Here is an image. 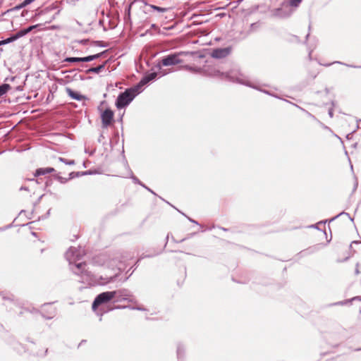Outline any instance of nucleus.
Wrapping results in <instances>:
<instances>
[{
	"mask_svg": "<svg viewBox=\"0 0 361 361\" xmlns=\"http://www.w3.org/2000/svg\"><path fill=\"white\" fill-rule=\"evenodd\" d=\"M214 75L221 77L222 79L259 90L238 68H233L228 72H221L219 70L214 71Z\"/></svg>",
	"mask_w": 361,
	"mask_h": 361,
	"instance_id": "f257e3e1",
	"label": "nucleus"
},
{
	"mask_svg": "<svg viewBox=\"0 0 361 361\" xmlns=\"http://www.w3.org/2000/svg\"><path fill=\"white\" fill-rule=\"evenodd\" d=\"M123 296L122 290H114V291H106L103 292L99 294L94 299L92 302V310L96 311L97 307L101 305L106 304L108 302L112 300L113 299H116L115 302H118L121 300V297Z\"/></svg>",
	"mask_w": 361,
	"mask_h": 361,
	"instance_id": "f03ea898",
	"label": "nucleus"
},
{
	"mask_svg": "<svg viewBox=\"0 0 361 361\" xmlns=\"http://www.w3.org/2000/svg\"><path fill=\"white\" fill-rule=\"evenodd\" d=\"M186 54V52L180 51L164 56L157 65V70L160 71L161 69V66H174L183 63V60L180 59V56Z\"/></svg>",
	"mask_w": 361,
	"mask_h": 361,
	"instance_id": "7ed1b4c3",
	"label": "nucleus"
},
{
	"mask_svg": "<svg viewBox=\"0 0 361 361\" xmlns=\"http://www.w3.org/2000/svg\"><path fill=\"white\" fill-rule=\"evenodd\" d=\"M85 263H78L75 264L71 269L75 274L81 276L82 283L92 284L94 282L93 276L90 272L85 269Z\"/></svg>",
	"mask_w": 361,
	"mask_h": 361,
	"instance_id": "20e7f679",
	"label": "nucleus"
},
{
	"mask_svg": "<svg viewBox=\"0 0 361 361\" xmlns=\"http://www.w3.org/2000/svg\"><path fill=\"white\" fill-rule=\"evenodd\" d=\"M134 99L135 94H130V90L126 89L118 94L115 105L118 109H122L128 106Z\"/></svg>",
	"mask_w": 361,
	"mask_h": 361,
	"instance_id": "39448f33",
	"label": "nucleus"
},
{
	"mask_svg": "<svg viewBox=\"0 0 361 361\" xmlns=\"http://www.w3.org/2000/svg\"><path fill=\"white\" fill-rule=\"evenodd\" d=\"M85 255V250L81 247H70L65 254L66 259L71 264L79 260Z\"/></svg>",
	"mask_w": 361,
	"mask_h": 361,
	"instance_id": "423d86ee",
	"label": "nucleus"
},
{
	"mask_svg": "<svg viewBox=\"0 0 361 361\" xmlns=\"http://www.w3.org/2000/svg\"><path fill=\"white\" fill-rule=\"evenodd\" d=\"M99 173V171L97 170H87L85 171H73L69 173L68 179L63 178L61 176H60L59 173L55 175V179L56 180H69L74 178H80L82 176L85 175H93V174H98Z\"/></svg>",
	"mask_w": 361,
	"mask_h": 361,
	"instance_id": "0eeeda50",
	"label": "nucleus"
},
{
	"mask_svg": "<svg viewBox=\"0 0 361 361\" xmlns=\"http://www.w3.org/2000/svg\"><path fill=\"white\" fill-rule=\"evenodd\" d=\"M114 113L110 108H106L101 113L102 125L103 128H106L114 121Z\"/></svg>",
	"mask_w": 361,
	"mask_h": 361,
	"instance_id": "6e6552de",
	"label": "nucleus"
},
{
	"mask_svg": "<svg viewBox=\"0 0 361 361\" xmlns=\"http://www.w3.org/2000/svg\"><path fill=\"white\" fill-rule=\"evenodd\" d=\"M143 6L149 7V9L144 10V12L147 14H149L154 11H157L158 13H164L170 10V8H164V7L158 6L157 5L149 4L148 2H147V5H142V4L140 5V8L142 9Z\"/></svg>",
	"mask_w": 361,
	"mask_h": 361,
	"instance_id": "1a4fd4ad",
	"label": "nucleus"
},
{
	"mask_svg": "<svg viewBox=\"0 0 361 361\" xmlns=\"http://www.w3.org/2000/svg\"><path fill=\"white\" fill-rule=\"evenodd\" d=\"M231 51V48L230 47L215 49L212 53V56L215 59H223L228 56Z\"/></svg>",
	"mask_w": 361,
	"mask_h": 361,
	"instance_id": "9d476101",
	"label": "nucleus"
},
{
	"mask_svg": "<svg viewBox=\"0 0 361 361\" xmlns=\"http://www.w3.org/2000/svg\"><path fill=\"white\" fill-rule=\"evenodd\" d=\"M136 4L147 5V0H133L126 7L125 11L124 20H130V11L133 6Z\"/></svg>",
	"mask_w": 361,
	"mask_h": 361,
	"instance_id": "9b49d317",
	"label": "nucleus"
},
{
	"mask_svg": "<svg viewBox=\"0 0 361 361\" xmlns=\"http://www.w3.org/2000/svg\"><path fill=\"white\" fill-rule=\"evenodd\" d=\"M67 94L73 99L76 101H82L87 99V97L85 95L81 94L79 92L73 90L70 87L66 88Z\"/></svg>",
	"mask_w": 361,
	"mask_h": 361,
	"instance_id": "f8f14e48",
	"label": "nucleus"
},
{
	"mask_svg": "<svg viewBox=\"0 0 361 361\" xmlns=\"http://www.w3.org/2000/svg\"><path fill=\"white\" fill-rule=\"evenodd\" d=\"M91 55L85 56V57H66L63 61L69 62V63H76V62H90L92 61Z\"/></svg>",
	"mask_w": 361,
	"mask_h": 361,
	"instance_id": "ddd939ff",
	"label": "nucleus"
},
{
	"mask_svg": "<svg viewBox=\"0 0 361 361\" xmlns=\"http://www.w3.org/2000/svg\"><path fill=\"white\" fill-rule=\"evenodd\" d=\"M55 171V169L52 167H47V168H39L35 170L33 173L34 177H39L40 176H44L48 173H51Z\"/></svg>",
	"mask_w": 361,
	"mask_h": 361,
	"instance_id": "4468645a",
	"label": "nucleus"
},
{
	"mask_svg": "<svg viewBox=\"0 0 361 361\" xmlns=\"http://www.w3.org/2000/svg\"><path fill=\"white\" fill-rule=\"evenodd\" d=\"M157 75H158V73L156 71H154V72H152L149 73H147L142 78V79H141L142 83H144L145 85H146L148 83H149L150 82L154 80L157 78Z\"/></svg>",
	"mask_w": 361,
	"mask_h": 361,
	"instance_id": "2eb2a0df",
	"label": "nucleus"
},
{
	"mask_svg": "<svg viewBox=\"0 0 361 361\" xmlns=\"http://www.w3.org/2000/svg\"><path fill=\"white\" fill-rule=\"evenodd\" d=\"M145 86L144 83H142V80H140L138 83L134 85L132 87L127 88L128 90H130V93L135 94V97L139 94L142 91V87Z\"/></svg>",
	"mask_w": 361,
	"mask_h": 361,
	"instance_id": "dca6fc26",
	"label": "nucleus"
},
{
	"mask_svg": "<svg viewBox=\"0 0 361 361\" xmlns=\"http://www.w3.org/2000/svg\"><path fill=\"white\" fill-rule=\"evenodd\" d=\"M119 272L115 271L114 274L109 276H105V277H100L101 281L99 282L100 285H106L108 284L112 281H114L115 279L118 276Z\"/></svg>",
	"mask_w": 361,
	"mask_h": 361,
	"instance_id": "f3484780",
	"label": "nucleus"
},
{
	"mask_svg": "<svg viewBox=\"0 0 361 361\" xmlns=\"http://www.w3.org/2000/svg\"><path fill=\"white\" fill-rule=\"evenodd\" d=\"M105 66H106V62L103 63L101 65H99L98 66H96V67H92V68H90L88 69H87L85 71V73H99L102 70H104L105 68Z\"/></svg>",
	"mask_w": 361,
	"mask_h": 361,
	"instance_id": "a211bd4d",
	"label": "nucleus"
},
{
	"mask_svg": "<svg viewBox=\"0 0 361 361\" xmlns=\"http://www.w3.org/2000/svg\"><path fill=\"white\" fill-rule=\"evenodd\" d=\"M11 88V86L9 84L7 83H3L0 85V97H2L4 94H5L7 91Z\"/></svg>",
	"mask_w": 361,
	"mask_h": 361,
	"instance_id": "6ab92c4d",
	"label": "nucleus"
},
{
	"mask_svg": "<svg viewBox=\"0 0 361 361\" xmlns=\"http://www.w3.org/2000/svg\"><path fill=\"white\" fill-rule=\"evenodd\" d=\"M26 35V33L24 30V29H22L17 32L16 34L12 35L13 39L14 41L17 40L18 39L23 37Z\"/></svg>",
	"mask_w": 361,
	"mask_h": 361,
	"instance_id": "aec40b11",
	"label": "nucleus"
},
{
	"mask_svg": "<svg viewBox=\"0 0 361 361\" xmlns=\"http://www.w3.org/2000/svg\"><path fill=\"white\" fill-rule=\"evenodd\" d=\"M42 25V24H36V25H30L27 27L24 28V30H25L26 35H27L29 32L32 31L34 29L41 27Z\"/></svg>",
	"mask_w": 361,
	"mask_h": 361,
	"instance_id": "412c9836",
	"label": "nucleus"
},
{
	"mask_svg": "<svg viewBox=\"0 0 361 361\" xmlns=\"http://www.w3.org/2000/svg\"><path fill=\"white\" fill-rule=\"evenodd\" d=\"M13 42H14V40L13 39L12 35H11L9 37H8L5 39L0 40V47L2 45H5L7 44L11 43Z\"/></svg>",
	"mask_w": 361,
	"mask_h": 361,
	"instance_id": "4be33fe9",
	"label": "nucleus"
},
{
	"mask_svg": "<svg viewBox=\"0 0 361 361\" xmlns=\"http://www.w3.org/2000/svg\"><path fill=\"white\" fill-rule=\"evenodd\" d=\"M59 160L63 163H64L66 165H73L75 164V161L73 159H66L63 157H59Z\"/></svg>",
	"mask_w": 361,
	"mask_h": 361,
	"instance_id": "5701e85b",
	"label": "nucleus"
},
{
	"mask_svg": "<svg viewBox=\"0 0 361 361\" xmlns=\"http://www.w3.org/2000/svg\"><path fill=\"white\" fill-rule=\"evenodd\" d=\"M302 0H288V4L291 7H298Z\"/></svg>",
	"mask_w": 361,
	"mask_h": 361,
	"instance_id": "b1692460",
	"label": "nucleus"
},
{
	"mask_svg": "<svg viewBox=\"0 0 361 361\" xmlns=\"http://www.w3.org/2000/svg\"><path fill=\"white\" fill-rule=\"evenodd\" d=\"M24 7H25V5H23V1L21 4L8 9L7 11V12L8 13V12L14 11H18Z\"/></svg>",
	"mask_w": 361,
	"mask_h": 361,
	"instance_id": "393cba45",
	"label": "nucleus"
},
{
	"mask_svg": "<svg viewBox=\"0 0 361 361\" xmlns=\"http://www.w3.org/2000/svg\"><path fill=\"white\" fill-rule=\"evenodd\" d=\"M108 51V50H105V51H103L99 54H94V55H91V57H93L92 59V61L93 60H95V59H97L99 58H100L101 56H102L104 54H105L106 52Z\"/></svg>",
	"mask_w": 361,
	"mask_h": 361,
	"instance_id": "a878e982",
	"label": "nucleus"
},
{
	"mask_svg": "<svg viewBox=\"0 0 361 361\" xmlns=\"http://www.w3.org/2000/svg\"><path fill=\"white\" fill-rule=\"evenodd\" d=\"M333 63H339V64H342V65L346 66L348 67L354 68H361V66L350 65V64H347V63H343L341 61H334Z\"/></svg>",
	"mask_w": 361,
	"mask_h": 361,
	"instance_id": "bb28decb",
	"label": "nucleus"
},
{
	"mask_svg": "<svg viewBox=\"0 0 361 361\" xmlns=\"http://www.w3.org/2000/svg\"><path fill=\"white\" fill-rule=\"evenodd\" d=\"M124 178H131L133 180H135V181H137V180H140L138 178H137L133 173V172L129 170L128 171V175L125 176Z\"/></svg>",
	"mask_w": 361,
	"mask_h": 361,
	"instance_id": "cd10ccee",
	"label": "nucleus"
},
{
	"mask_svg": "<svg viewBox=\"0 0 361 361\" xmlns=\"http://www.w3.org/2000/svg\"><path fill=\"white\" fill-rule=\"evenodd\" d=\"M94 44L96 46H98V47H107V44L104 42H102V41H94Z\"/></svg>",
	"mask_w": 361,
	"mask_h": 361,
	"instance_id": "c85d7f7f",
	"label": "nucleus"
},
{
	"mask_svg": "<svg viewBox=\"0 0 361 361\" xmlns=\"http://www.w3.org/2000/svg\"><path fill=\"white\" fill-rule=\"evenodd\" d=\"M60 10H59L55 14H54L48 20H46V23H51L52 22L56 17L59 14Z\"/></svg>",
	"mask_w": 361,
	"mask_h": 361,
	"instance_id": "c756f323",
	"label": "nucleus"
},
{
	"mask_svg": "<svg viewBox=\"0 0 361 361\" xmlns=\"http://www.w3.org/2000/svg\"><path fill=\"white\" fill-rule=\"evenodd\" d=\"M292 42H300V40L296 35H291V39H289Z\"/></svg>",
	"mask_w": 361,
	"mask_h": 361,
	"instance_id": "7c9ffc66",
	"label": "nucleus"
},
{
	"mask_svg": "<svg viewBox=\"0 0 361 361\" xmlns=\"http://www.w3.org/2000/svg\"><path fill=\"white\" fill-rule=\"evenodd\" d=\"M183 352V348L182 346H178L177 349V355L179 358L181 355V353Z\"/></svg>",
	"mask_w": 361,
	"mask_h": 361,
	"instance_id": "2f4dec72",
	"label": "nucleus"
},
{
	"mask_svg": "<svg viewBox=\"0 0 361 361\" xmlns=\"http://www.w3.org/2000/svg\"><path fill=\"white\" fill-rule=\"evenodd\" d=\"M51 10H52V8H46L44 10L41 11L39 13H38L37 15L45 14V13H47V12H49Z\"/></svg>",
	"mask_w": 361,
	"mask_h": 361,
	"instance_id": "473e14b6",
	"label": "nucleus"
},
{
	"mask_svg": "<svg viewBox=\"0 0 361 361\" xmlns=\"http://www.w3.org/2000/svg\"><path fill=\"white\" fill-rule=\"evenodd\" d=\"M260 91H262V92H264V93H265V94H269V95H271V96L275 97H276V98H279V97H278V96L274 95V94L270 93V92H269V91H268V90H260Z\"/></svg>",
	"mask_w": 361,
	"mask_h": 361,
	"instance_id": "72a5a7b5",
	"label": "nucleus"
},
{
	"mask_svg": "<svg viewBox=\"0 0 361 361\" xmlns=\"http://www.w3.org/2000/svg\"><path fill=\"white\" fill-rule=\"evenodd\" d=\"M35 0H24L23 1V5H25V6H27V5L32 4V2H34Z\"/></svg>",
	"mask_w": 361,
	"mask_h": 361,
	"instance_id": "f704fd0d",
	"label": "nucleus"
},
{
	"mask_svg": "<svg viewBox=\"0 0 361 361\" xmlns=\"http://www.w3.org/2000/svg\"><path fill=\"white\" fill-rule=\"evenodd\" d=\"M328 114H329L330 118H333V116H334V109H333V108H331V109H329Z\"/></svg>",
	"mask_w": 361,
	"mask_h": 361,
	"instance_id": "c9c22d12",
	"label": "nucleus"
},
{
	"mask_svg": "<svg viewBox=\"0 0 361 361\" xmlns=\"http://www.w3.org/2000/svg\"><path fill=\"white\" fill-rule=\"evenodd\" d=\"M180 213H181L183 215H184L185 216H186V217L188 218V219L190 222L194 223V224H198V223H197L196 221H195V220H193V219H190V217L187 216L185 214H183V213H182V212H180Z\"/></svg>",
	"mask_w": 361,
	"mask_h": 361,
	"instance_id": "e433bc0d",
	"label": "nucleus"
},
{
	"mask_svg": "<svg viewBox=\"0 0 361 361\" xmlns=\"http://www.w3.org/2000/svg\"><path fill=\"white\" fill-rule=\"evenodd\" d=\"M23 90V85H18L16 87V91L17 92H21Z\"/></svg>",
	"mask_w": 361,
	"mask_h": 361,
	"instance_id": "4c0bfd02",
	"label": "nucleus"
},
{
	"mask_svg": "<svg viewBox=\"0 0 361 361\" xmlns=\"http://www.w3.org/2000/svg\"><path fill=\"white\" fill-rule=\"evenodd\" d=\"M85 153H88L90 156L93 155V154H94V150H93V151H89V150H87V149H85Z\"/></svg>",
	"mask_w": 361,
	"mask_h": 361,
	"instance_id": "58836bf2",
	"label": "nucleus"
},
{
	"mask_svg": "<svg viewBox=\"0 0 361 361\" xmlns=\"http://www.w3.org/2000/svg\"><path fill=\"white\" fill-rule=\"evenodd\" d=\"M104 138V137L103 134L102 133L100 134V135H99V137L98 138V142H101Z\"/></svg>",
	"mask_w": 361,
	"mask_h": 361,
	"instance_id": "ea45409f",
	"label": "nucleus"
},
{
	"mask_svg": "<svg viewBox=\"0 0 361 361\" xmlns=\"http://www.w3.org/2000/svg\"><path fill=\"white\" fill-rule=\"evenodd\" d=\"M306 113L307 114L308 117H311L312 118H313L314 120L316 119L315 116L314 115H312V114H310V112L306 111Z\"/></svg>",
	"mask_w": 361,
	"mask_h": 361,
	"instance_id": "a19ab883",
	"label": "nucleus"
},
{
	"mask_svg": "<svg viewBox=\"0 0 361 361\" xmlns=\"http://www.w3.org/2000/svg\"><path fill=\"white\" fill-rule=\"evenodd\" d=\"M20 190H29V188L28 187H21L20 188Z\"/></svg>",
	"mask_w": 361,
	"mask_h": 361,
	"instance_id": "79ce46f5",
	"label": "nucleus"
},
{
	"mask_svg": "<svg viewBox=\"0 0 361 361\" xmlns=\"http://www.w3.org/2000/svg\"><path fill=\"white\" fill-rule=\"evenodd\" d=\"M346 303H347V301H344V302H338V303H336V305H345Z\"/></svg>",
	"mask_w": 361,
	"mask_h": 361,
	"instance_id": "37998d69",
	"label": "nucleus"
},
{
	"mask_svg": "<svg viewBox=\"0 0 361 361\" xmlns=\"http://www.w3.org/2000/svg\"><path fill=\"white\" fill-rule=\"evenodd\" d=\"M25 180H30V181H32V180H35V178H26V179H25Z\"/></svg>",
	"mask_w": 361,
	"mask_h": 361,
	"instance_id": "c03bdc74",
	"label": "nucleus"
},
{
	"mask_svg": "<svg viewBox=\"0 0 361 361\" xmlns=\"http://www.w3.org/2000/svg\"><path fill=\"white\" fill-rule=\"evenodd\" d=\"M352 300H361V297H355Z\"/></svg>",
	"mask_w": 361,
	"mask_h": 361,
	"instance_id": "a18cd8bd",
	"label": "nucleus"
},
{
	"mask_svg": "<svg viewBox=\"0 0 361 361\" xmlns=\"http://www.w3.org/2000/svg\"><path fill=\"white\" fill-rule=\"evenodd\" d=\"M118 121H120V122H121V123H122V121H123V115H121V117H120V118H119Z\"/></svg>",
	"mask_w": 361,
	"mask_h": 361,
	"instance_id": "49530a36",
	"label": "nucleus"
},
{
	"mask_svg": "<svg viewBox=\"0 0 361 361\" xmlns=\"http://www.w3.org/2000/svg\"><path fill=\"white\" fill-rule=\"evenodd\" d=\"M295 106H296L297 107H298L299 109H300L302 111H306L304 109H302V108H301V107L298 106V105H295Z\"/></svg>",
	"mask_w": 361,
	"mask_h": 361,
	"instance_id": "de8ad7c7",
	"label": "nucleus"
},
{
	"mask_svg": "<svg viewBox=\"0 0 361 361\" xmlns=\"http://www.w3.org/2000/svg\"><path fill=\"white\" fill-rule=\"evenodd\" d=\"M309 36H310V33H308V34L306 35V37H305L306 40L307 39V38L309 37Z\"/></svg>",
	"mask_w": 361,
	"mask_h": 361,
	"instance_id": "09e8293b",
	"label": "nucleus"
},
{
	"mask_svg": "<svg viewBox=\"0 0 361 361\" xmlns=\"http://www.w3.org/2000/svg\"><path fill=\"white\" fill-rule=\"evenodd\" d=\"M152 27H157V25L155 24H152Z\"/></svg>",
	"mask_w": 361,
	"mask_h": 361,
	"instance_id": "8fccbe9b",
	"label": "nucleus"
},
{
	"mask_svg": "<svg viewBox=\"0 0 361 361\" xmlns=\"http://www.w3.org/2000/svg\"><path fill=\"white\" fill-rule=\"evenodd\" d=\"M83 166L85 168L86 167V164H85V161L83 162L82 164Z\"/></svg>",
	"mask_w": 361,
	"mask_h": 361,
	"instance_id": "3c124183",
	"label": "nucleus"
},
{
	"mask_svg": "<svg viewBox=\"0 0 361 361\" xmlns=\"http://www.w3.org/2000/svg\"><path fill=\"white\" fill-rule=\"evenodd\" d=\"M331 104L334 106L335 105V102L334 101L331 102Z\"/></svg>",
	"mask_w": 361,
	"mask_h": 361,
	"instance_id": "603ef678",
	"label": "nucleus"
},
{
	"mask_svg": "<svg viewBox=\"0 0 361 361\" xmlns=\"http://www.w3.org/2000/svg\"><path fill=\"white\" fill-rule=\"evenodd\" d=\"M311 54H312V51H310L309 52V56H310V58L311 57Z\"/></svg>",
	"mask_w": 361,
	"mask_h": 361,
	"instance_id": "864d4df0",
	"label": "nucleus"
},
{
	"mask_svg": "<svg viewBox=\"0 0 361 361\" xmlns=\"http://www.w3.org/2000/svg\"><path fill=\"white\" fill-rule=\"evenodd\" d=\"M137 310H142V308H140V307H137Z\"/></svg>",
	"mask_w": 361,
	"mask_h": 361,
	"instance_id": "5fc2aeb1",
	"label": "nucleus"
},
{
	"mask_svg": "<svg viewBox=\"0 0 361 361\" xmlns=\"http://www.w3.org/2000/svg\"><path fill=\"white\" fill-rule=\"evenodd\" d=\"M86 42V40H82L81 41V43H85Z\"/></svg>",
	"mask_w": 361,
	"mask_h": 361,
	"instance_id": "6e6d98bb",
	"label": "nucleus"
},
{
	"mask_svg": "<svg viewBox=\"0 0 361 361\" xmlns=\"http://www.w3.org/2000/svg\"><path fill=\"white\" fill-rule=\"evenodd\" d=\"M176 210L178 211V212H180V210H178V208H176Z\"/></svg>",
	"mask_w": 361,
	"mask_h": 361,
	"instance_id": "4d7b16f0",
	"label": "nucleus"
},
{
	"mask_svg": "<svg viewBox=\"0 0 361 361\" xmlns=\"http://www.w3.org/2000/svg\"><path fill=\"white\" fill-rule=\"evenodd\" d=\"M176 210L178 211V212H180V210H178V208H176Z\"/></svg>",
	"mask_w": 361,
	"mask_h": 361,
	"instance_id": "13d9d810",
	"label": "nucleus"
},
{
	"mask_svg": "<svg viewBox=\"0 0 361 361\" xmlns=\"http://www.w3.org/2000/svg\"><path fill=\"white\" fill-rule=\"evenodd\" d=\"M176 210L178 211V212H180V210H178V208H176Z\"/></svg>",
	"mask_w": 361,
	"mask_h": 361,
	"instance_id": "bf43d9fd",
	"label": "nucleus"
},
{
	"mask_svg": "<svg viewBox=\"0 0 361 361\" xmlns=\"http://www.w3.org/2000/svg\"><path fill=\"white\" fill-rule=\"evenodd\" d=\"M356 274H359V271L358 269L356 270Z\"/></svg>",
	"mask_w": 361,
	"mask_h": 361,
	"instance_id": "052dcab7",
	"label": "nucleus"
},
{
	"mask_svg": "<svg viewBox=\"0 0 361 361\" xmlns=\"http://www.w3.org/2000/svg\"><path fill=\"white\" fill-rule=\"evenodd\" d=\"M25 11H23L22 16H24Z\"/></svg>",
	"mask_w": 361,
	"mask_h": 361,
	"instance_id": "680f3d73",
	"label": "nucleus"
},
{
	"mask_svg": "<svg viewBox=\"0 0 361 361\" xmlns=\"http://www.w3.org/2000/svg\"><path fill=\"white\" fill-rule=\"evenodd\" d=\"M331 63H329V64H326V66H329Z\"/></svg>",
	"mask_w": 361,
	"mask_h": 361,
	"instance_id": "e2e57ef3",
	"label": "nucleus"
},
{
	"mask_svg": "<svg viewBox=\"0 0 361 361\" xmlns=\"http://www.w3.org/2000/svg\"><path fill=\"white\" fill-rule=\"evenodd\" d=\"M357 122H361V119L358 120Z\"/></svg>",
	"mask_w": 361,
	"mask_h": 361,
	"instance_id": "0e129e2a",
	"label": "nucleus"
}]
</instances>
